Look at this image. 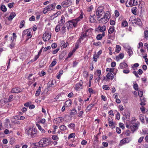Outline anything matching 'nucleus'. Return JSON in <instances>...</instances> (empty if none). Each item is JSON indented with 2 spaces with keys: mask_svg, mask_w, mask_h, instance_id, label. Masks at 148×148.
<instances>
[{
  "mask_svg": "<svg viewBox=\"0 0 148 148\" xmlns=\"http://www.w3.org/2000/svg\"><path fill=\"white\" fill-rule=\"evenodd\" d=\"M99 21L100 22L102 23L103 24H105L107 23L109 20L107 19V18L103 16L102 18H101Z\"/></svg>",
  "mask_w": 148,
  "mask_h": 148,
  "instance_id": "aec40b11",
  "label": "nucleus"
},
{
  "mask_svg": "<svg viewBox=\"0 0 148 148\" xmlns=\"http://www.w3.org/2000/svg\"><path fill=\"white\" fill-rule=\"evenodd\" d=\"M16 15V14L14 12H12L10 14L8 18V20L10 21L12 20L13 18L15 17Z\"/></svg>",
  "mask_w": 148,
  "mask_h": 148,
  "instance_id": "412c9836",
  "label": "nucleus"
},
{
  "mask_svg": "<svg viewBox=\"0 0 148 148\" xmlns=\"http://www.w3.org/2000/svg\"><path fill=\"white\" fill-rule=\"evenodd\" d=\"M63 73V70H61L59 71V74H58L57 76V78L58 79H60L61 75Z\"/></svg>",
  "mask_w": 148,
  "mask_h": 148,
  "instance_id": "c9c22d12",
  "label": "nucleus"
},
{
  "mask_svg": "<svg viewBox=\"0 0 148 148\" xmlns=\"http://www.w3.org/2000/svg\"><path fill=\"white\" fill-rule=\"evenodd\" d=\"M105 35V33L100 34L97 35L96 38L98 40H101Z\"/></svg>",
  "mask_w": 148,
  "mask_h": 148,
  "instance_id": "b1692460",
  "label": "nucleus"
},
{
  "mask_svg": "<svg viewBox=\"0 0 148 148\" xmlns=\"http://www.w3.org/2000/svg\"><path fill=\"white\" fill-rule=\"evenodd\" d=\"M114 76L113 74L111 73H108L106 75V78L105 77L103 79H106L108 81V79L112 80L114 79Z\"/></svg>",
  "mask_w": 148,
  "mask_h": 148,
  "instance_id": "f8f14e48",
  "label": "nucleus"
},
{
  "mask_svg": "<svg viewBox=\"0 0 148 148\" xmlns=\"http://www.w3.org/2000/svg\"><path fill=\"white\" fill-rule=\"evenodd\" d=\"M31 30H29V32L28 33V34L27 35V37H30V38H31L32 37V35L31 32Z\"/></svg>",
  "mask_w": 148,
  "mask_h": 148,
  "instance_id": "0e129e2a",
  "label": "nucleus"
},
{
  "mask_svg": "<svg viewBox=\"0 0 148 148\" xmlns=\"http://www.w3.org/2000/svg\"><path fill=\"white\" fill-rule=\"evenodd\" d=\"M82 80H80L79 83L76 84L75 87V89L77 90L79 89H82Z\"/></svg>",
  "mask_w": 148,
  "mask_h": 148,
  "instance_id": "ddd939ff",
  "label": "nucleus"
},
{
  "mask_svg": "<svg viewBox=\"0 0 148 148\" xmlns=\"http://www.w3.org/2000/svg\"><path fill=\"white\" fill-rule=\"evenodd\" d=\"M25 24V21L24 20H23L21 21L20 23V24L19 26V28H22L24 26Z\"/></svg>",
  "mask_w": 148,
  "mask_h": 148,
  "instance_id": "8fccbe9b",
  "label": "nucleus"
},
{
  "mask_svg": "<svg viewBox=\"0 0 148 148\" xmlns=\"http://www.w3.org/2000/svg\"><path fill=\"white\" fill-rule=\"evenodd\" d=\"M114 13H115V16L116 17H117L119 16V11L118 10H115L114 12Z\"/></svg>",
  "mask_w": 148,
  "mask_h": 148,
  "instance_id": "680f3d73",
  "label": "nucleus"
},
{
  "mask_svg": "<svg viewBox=\"0 0 148 148\" xmlns=\"http://www.w3.org/2000/svg\"><path fill=\"white\" fill-rule=\"evenodd\" d=\"M71 102H65L64 106L66 107H68L71 105Z\"/></svg>",
  "mask_w": 148,
  "mask_h": 148,
  "instance_id": "bf43d9fd",
  "label": "nucleus"
},
{
  "mask_svg": "<svg viewBox=\"0 0 148 148\" xmlns=\"http://www.w3.org/2000/svg\"><path fill=\"white\" fill-rule=\"evenodd\" d=\"M138 95L140 97H142L143 95V92L141 91H138Z\"/></svg>",
  "mask_w": 148,
  "mask_h": 148,
  "instance_id": "e2e57ef3",
  "label": "nucleus"
},
{
  "mask_svg": "<svg viewBox=\"0 0 148 148\" xmlns=\"http://www.w3.org/2000/svg\"><path fill=\"white\" fill-rule=\"evenodd\" d=\"M51 143L50 139L45 138L41 139L39 142L34 143V145L40 148L45 147L51 144Z\"/></svg>",
  "mask_w": 148,
  "mask_h": 148,
  "instance_id": "f257e3e1",
  "label": "nucleus"
},
{
  "mask_svg": "<svg viewBox=\"0 0 148 148\" xmlns=\"http://www.w3.org/2000/svg\"><path fill=\"white\" fill-rule=\"evenodd\" d=\"M93 8V6L92 5H91L89 7H88L87 9V11L88 12H90L92 11V9Z\"/></svg>",
  "mask_w": 148,
  "mask_h": 148,
  "instance_id": "774afa93",
  "label": "nucleus"
},
{
  "mask_svg": "<svg viewBox=\"0 0 148 148\" xmlns=\"http://www.w3.org/2000/svg\"><path fill=\"white\" fill-rule=\"evenodd\" d=\"M61 12L60 11H58L56 13L53 14L50 16L52 20L56 18L59 15L61 14Z\"/></svg>",
  "mask_w": 148,
  "mask_h": 148,
  "instance_id": "a211bd4d",
  "label": "nucleus"
},
{
  "mask_svg": "<svg viewBox=\"0 0 148 148\" xmlns=\"http://www.w3.org/2000/svg\"><path fill=\"white\" fill-rule=\"evenodd\" d=\"M60 25L58 24L56 25L55 29V31L56 32H58L60 30Z\"/></svg>",
  "mask_w": 148,
  "mask_h": 148,
  "instance_id": "79ce46f5",
  "label": "nucleus"
},
{
  "mask_svg": "<svg viewBox=\"0 0 148 148\" xmlns=\"http://www.w3.org/2000/svg\"><path fill=\"white\" fill-rule=\"evenodd\" d=\"M103 6L99 7L97 9L96 14L97 18H100L104 13Z\"/></svg>",
  "mask_w": 148,
  "mask_h": 148,
  "instance_id": "39448f33",
  "label": "nucleus"
},
{
  "mask_svg": "<svg viewBox=\"0 0 148 148\" xmlns=\"http://www.w3.org/2000/svg\"><path fill=\"white\" fill-rule=\"evenodd\" d=\"M36 125L38 128L39 130L41 131V132L43 133H45L46 132L45 130L44 129H42L41 126L38 124H36Z\"/></svg>",
  "mask_w": 148,
  "mask_h": 148,
  "instance_id": "a878e982",
  "label": "nucleus"
},
{
  "mask_svg": "<svg viewBox=\"0 0 148 148\" xmlns=\"http://www.w3.org/2000/svg\"><path fill=\"white\" fill-rule=\"evenodd\" d=\"M64 119L62 117H58L56 119L55 121L56 124H58L61 122L63 121Z\"/></svg>",
  "mask_w": 148,
  "mask_h": 148,
  "instance_id": "393cba45",
  "label": "nucleus"
},
{
  "mask_svg": "<svg viewBox=\"0 0 148 148\" xmlns=\"http://www.w3.org/2000/svg\"><path fill=\"white\" fill-rule=\"evenodd\" d=\"M71 0H65L63 1L61 4L63 7H68L71 4Z\"/></svg>",
  "mask_w": 148,
  "mask_h": 148,
  "instance_id": "1a4fd4ad",
  "label": "nucleus"
},
{
  "mask_svg": "<svg viewBox=\"0 0 148 148\" xmlns=\"http://www.w3.org/2000/svg\"><path fill=\"white\" fill-rule=\"evenodd\" d=\"M92 29L89 28L86 29L85 31L83 32L81 35L80 38L79 39L80 42L83 40L84 38L86 36L90 37L91 36L92 33Z\"/></svg>",
  "mask_w": 148,
  "mask_h": 148,
  "instance_id": "f03ea898",
  "label": "nucleus"
},
{
  "mask_svg": "<svg viewBox=\"0 0 148 148\" xmlns=\"http://www.w3.org/2000/svg\"><path fill=\"white\" fill-rule=\"evenodd\" d=\"M59 128L61 130L64 131H65L67 130V127L64 125H61L60 127Z\"/></svg>",
  "mask_w": 148,
  "mask_h": 148,
  "instance_id": "c85d7f7f",
  "label": "nucleus"
},
{
  "mask_svg": "<svg viewBox=\"0 0 148 148\" xmlns=\"http://www.w3.org/2000/svg\"><path fill=\"white\" fill-rule=\"evenodd\" d=\"M114 26L110 27L108 29V38H110V34L113 33L114 31Z\"/></svg>",
  "mask_w": 148,
  "mask_h": 148,
  "instance_id": "f3484780",
  "label": "nucleus"
},
{
  "mask_svg": "<svg viewBox=\"0 0 148 148\" xmlns=\"http://www.w3.org/2000/svg\"><path fill=\"white\" fill-rule=\"evenodd\" d=\"M40 87L37 90L35 93V95L36 96H38L40 94L41 91V89Z\"/></svg>",
  "mask_w": 148,
  "mask_h": 148,
  "instance_id": "3c124183",
  "label": "nucleus"
},
{
  "mask_svg": "<svg viewBox=\"0 0 148 148\" xmlns=\"http://www.w3.org/2000/svg\"><path fill=\"white\" fill-rule=\"evenodd\" d=\"M1 10L3 12H6L7 9L6 6L4 5H2L0 8Z\"/></svg>",
  "mask_w": 148,
  "mask_h": 148,
  "instance_id": "f704fd0d",
  "label": "nucleus"
},
{
  "mask_svg": "<svg viewBox=\"0 0 148 148\" xmlns=\"http://www.w3.org/2000/svg\"><path fill=\"white\" fill-rule=\"evenodd\" d=\"M103 88L105 90H109L110 89V87L108 86L107 85H104L103 86Z\"/></svg>",
  "mask_w": 148,
  "mask_h": 148,
  "instance_id": "864d4df0",
  "label": "nucleus"
},
{
  "mask_svg": "<svg viewBox=\"0 0 148 148\" xmlns=\"http://www.w3.org/2000/svg\"><path fill=\"white\" fill-rule=\"evenodd\" d=\"M97 29L100 32L102 33H105L104 31L106 30V27L105 25L99 26Z\"/></svg>",
  "mask_w": 148,
  "mask_h": 148,
  "instance_id": "2eb2a0df",
  "label": "nucleus"
},
{
  "mask_svg": "<svg viewBox=\"0 0 148 148\" xmlns=\"http://www.w3.org/2000/svg\"><path fill=\"white\" fill-rule=\"evenodd\" d=\"M138 125L136 123H135L131 125L126 124V127L128 128H130L132 131L134 132L138 129Z\"/></svg>",
  "mask_w": 148,
  "mask_h": 148,
  "instance_id": "0eeeda50",
  "label": "nucleus"
},
{
  "mask_svg": "<svg viewBox=\"0 0 148 148\" xmlns=\"http://www.w3.org/2000/svg\"><path fill=\"white\" fill-rule=\"evenodd\" d=\"M132 12L134 15H136V12L137 11V8L136 7H134L132 8Z\"/></svg>",
  "mask_w": 148,
  "mask_h": 148,
  "instance_id": "ea45409f",
  "label": "nucleus"
},
{
  "mask_svg": "<svg viewBox=\"0 0 148 148\" xmlns=\"http://www.w3.org/2000/svg\"><path fill=\"white\" fill-rule=\"evenodd\" d=\"M122 26L123 27H125L128 25V23L126 21H124L122 22Z\"/></svg>",
  "mask_w": 148,
  "mask_h": 148,
  "instance_id": "37998d69",
  "label": "nucleus"
},
{
  "mask_svg": "<svg viewBox=\"0 0 148 148\" xmlns=\"http://www.w3.org/2000/svg\"><path fill=\"white\" fill-rule=\"evenodd\" d=\"M65 18L64 15H62L60 18V20L59 22V24L62 25L64 23Z\"/></svg>",
  "mask_w": 148,
  "mask_h": 148,
  "instance_id": "4be33fe9",
  "label": "nucleus"
},
{
  "mask_svg": "<svg viewBox=\"0 0 148 148\" xmlns=\"http://www.w3.org/2000/svg\"><path fill=\"white\" fill-rule=\"evenodd\" d=\"M14 4V3H10L8 4V6L10 8H11L13 7Z\"/></svg>",
  "mask_w": 148,
  "mask_h": 148,
  "instance_id": "69168bd1",
  "label": "nucleus"
},
{
  "mask_svg": "<svg viewBox=\"0 0 148 148\" xmlns=\"http://www.w3.org/2000/svg\"><path fill=\"white\" fill-rule=\"evenodd\" d=\"M83 12H81V13L79 16L78 18H77V20H78L79 21H80L83 18Z\"/></svg>",
  "mask_w": 148,
  "mask_h": 148,
  "instance_id": "a19ab883",
  "label": "nucleus"
},
{
  "mask_svg": "<svg viewBox=\"0 0 148 148\" xmlns=\"http://www.w3.org/2000/svg\"><path fill=\"white\" fill-rule=\"evenodd\" d=\"M23 89L19 87H16L12 88L11 90V92L13 93H18L21 92Z\"/></svg>",
  "mask_w": 148,
  "mask_h": 148,
  "instance_id": "9b49d317",
  "label": "nucleus"
},
{
  "mask_svg": "<svg viewBox=\"0 0 148 148\" xmlns=\"http://www.w3.org/2000/svg\"><path fill=\"white\" fill-rule=\"evenodd\" d=\"M93 104H90L88 106L87 108V111H88L90 110L91 109L92 107L93 106Z\"/></svg>",
  "mask_w": 148,
  "mask_h": 148,
  "instance_id": "603ef678",
  "label": "nucleus"
},
{
  "mask_svg": "<svg viewBox=\"0 0 148 148\" xmlns=\"http://www.w3.org/2000/svg\"><path fill=\"white\" fill-rule=\"evenodd\" d=\"M127 51L128 52V53H129V56H131L133 54V51L130 47H128L127 48Z\"/></svg>",
  "mask_w": 148,
  "mask_h": 148,
  "instance_id": "cd10ccee",
  "label": "nucleus"
},
{
  "mask_svg": "<svg viewBox=\"0 0 148 148\" xmlns=\"http://www.w3.org/2000/svg\"><path fill=\"white\" fill-rule=\"evenodd\" d=\"M121 50V47L119 45H116V47L115 52L118 53Z\"/></svg>",
  "mask_w": 148,
  "mask_h": 148,
  "instance_id": "4c0bfd02",
  "label": "nucleus"
},
{
  "mask_svg": "<svg viewBox=\"0 0 148 148\" xmlns=\"http://www.w3.org/2000/svg\"><path fill=\"white\" fill-rule=\"evenodd\" d=\"M103 17L107 18V19L109 20L110 17V12L108 11H106Z\"/></svg>",
  "mask_w": 148,
  "mask_h": 148,
  "instance_id": "bb28decb",
  "label": "nucleus"
},
{
  "mask_svg": "<svg viewBox=\"0 0 148 148\" xmlns=\"http://www.w3.org/2000/svg\"><path fill=\"white\" fill-rule=\"evenodd\" d=\"M133 87L134 89L136 90H138V86L136 83L134 84Z\"/></svg>",
  "mask_w": 148,
  "mask_h": 148,
  "instance_id": "6e6d98bb",
  "label": "nucleus"
},
{
  "mask_svg": "<svg viewBox=\"0 0 148 148\" xmlns=\"http://www.w3.org/2000/svg\"><path fill=\"white\" fill-rule=\"evenodd\" d=\"M139 119L141 121V122L143 123H144V122H145V121L144 116L142 114H140L139 115Z\"/></svg>",
  "mask_w": 148,
  "mask_h": 148,
  "instance_id": "7c9ffc66",
  "label": "nucleus"
},
{
  "mask_svg": "<svg viewBox=\"0 0 148 148\" xmlns=\"http://www.w3.org/2000/svg\"><path fill=\"white\" fill-rule=\"evenodd\" d=\"M68 25H69V26H68L67 27V28L68 29H69L70 27H74V25L72 23L71 21H69L68 23Z\"/></svg>",
  "mask_w": 148,
  "mask_h": 148,
  "instance_id": "2f4dec72",
  "label": "nucleus"
},
{
  "mask_svg": "<svg viewBox=\"0 0 148 148\" xmlns=\"http://www.w3.org/2000/svg\"><path fill=\"white\" fill-rule=\"evenodd\" d=\"M124 56V55L123 53H121L116 57V60L118 62L120 59H122L123 58Z\"/></svg>",
  "mask_w": 148,
  "mask_h": 148,
  "instance_id": "5701e85b",
  "label": "nucleus"
},
{
  "mask_svg": "<svg viewBox=\"0 0 148 148\" xmlns=\"http://www.w3.org/2000/svg\"><path fill=\"white\" fill-rule=\"evenodd\" d=\"M131 140V139L129 138H123L120 141L119 145L121 146H122L129 143Z\"/></svg>",
  "mask_w": 148,
  "mask_h": 148,
  "instance_id": "6e6552de",
  "label": "nucleus"
},
{
  "mask_svg": "<svg viewBox=\"0 0 148 148\" xmlns=\"http://www.w3.org/2000/svg\"><path fill=\"white\" fill-rule=\"evenodd\" d=\"M93 45L96 46H100L101 45V43L99 41L97 42H95L93 43Z\"/></svg>",
  "mask_w": 148,
  "mask_h": 148,
  "instance_id": "4d7b16f0",
  "label": "nucleus"
},
{
  "mask_svg": "<svg viewBox=\"0 0 148 148\" xmlns=\"http://www.w3.org/2000/svg\"><path fill=\"white\" fill-rule=\"evenodd\" d=\"M56 63L57 62L56 60H54L50 65L49 66L51 67L54 66L56 64Z\"/></svg>",
  "mask_w": 148,
  "mask_h": 148,
  "instance_id": "a18cd8bd",
  "label": "nucleus"
},
{
  "mask_svg": "<svg viewBox=\"0 0 148 148\" xmlns=\"http://www.w3.org/2000/svg\"><path fill=\"white\" fill-rule=\"evenodd\" d=\"M134 6L138 5V6H140V7L142 8V6H140L142 5V0H134Z\"/></svg>",
  "mask_w": 148,
  "mask_h": 148,
  "instance_id": "dca6fc26",
  "label": "nucleus"
},
{
  "mask_svg": "<svg viewBox=\"0 0 148 148\" xmlns=\"http://www.w3.org/2000/svg\"><path fill=\"white\" fill-rule=\"evenodd\" d=\"M71 21L74 25V27L76 26L78 22L79 21L77 20V18L73 19Z\"/></svg>",
  "mask_w": 148,
  "mask_h": 148,
  "instance_id": "c756f323",
  "label": "nucleus"
},
{
  "mask_svg": "<svg viewBox=\"0 0 148 148\" xmlns=\"http://www.w3.org/2000/svg\"><path fill=\"white\" fill-rule=\"evenodd\" d=\"M140 109L141 111H142V112L143 113H145V108L143 106H142L140 108Z\"/></svg>",
  "mask_w": 148,
  "mask_h": 148,
  "instance_id": "052dcab7",
  "label": "nucleus"
},
{
  "mask_svg": "<svg viewBox=\"0 0 148 148\" xmlns=\"http://www.w3.org/2000/svg\"><path fill=\"white\" fill-rule=\"evenodd\" d=\"M29 30H31V29H27L23 31L22 33V36H24L25 35H27L28 33L29 32Z\"/></svg>",
  "mask_w": 148,
  "mask_h": 148,
  "instance_id": "72a5a7b5",
  "label": "nucleus"
},
{
  "mask_svg": "<svg viewBox=\"0 0 148 148\" xmlns=\"http://www.w3.org/2000/svg\"><path fill=\"white\" fill-rule=\"evenodd\" d=\"M56 5L55 3H52L47 5L44 8L43 11V13L46 14L48 12L53 10L55 8Z\"/></svg>",
  "mask_w": 148,
  "mask_h": 148,
  "instance_id": "20e7f679",
  "label": "nucleus"
},
{
  "mask_svg": "<svg viewBox=\"0 0 148 148\" xmlns=\"http://www.w3.org/2000/svg\"><path fill=\"white\" fill-rule=\"evenodd\" d=\"M76 113H77V111H76V110H75V109H73L71 110V112L70 113V114L71 115H73V114H76Z\"/></svg>",
  "mask_w": 148,
  "mask_h": 148,
  "instance_id": "5fc2aeb1",
  "label": "nucleus"
},
{
  "mask_svg": "<svg viewBox=\"0 0 148 148\" xmlns=\"http://www.w3.org/2000/svg\"><path fill=\"white\" fill-rule=\"evenodd\" d=\"M101 53L102 51L101 50H100L97 53V54L94 55L93 58L94 61L96 62L97 61V58H99L100 55L101 54Z\"/></svg>",
  "mask_w": 148,
  "mask_h": 148,
  "instance_id": "4468645a",
  "label": "nucleus"
},
{
  "mask_svg": "<svg viewBox=\"0 0 148 148\" xmlns=\"http://www.w3.org/2000/svg\"><path fill=\"white\" fill-rule=\"evenodd\" d=\"M60 31L63 33L65 32L66 31V27L64 26H62L60 29Z\"/></svg>",
  "mask_w": 148,
  "mask_h": 148,
  "instance_id": "de8ad7c7",
  "label": "nucleus"
},
{
  "mask_svg": "<svg viewBox=\"0 0 148 148\" xmlns=\"http://www.w3.org/2000/svg\"><path fill=\"white\" fill-rule=\"evenodd\" d=\"M75 136V134L74 133L71 134L68 137V139H70L71 138H74Z\"/></svg>",
  "mask_w": 148,
  "mask_h": 148,
  "instance_id": "09e8293b",
  "label": "nucleus"
},
{
  "mask_svg": "<svg viewBox=\"0 0 148 148\" xmlns=\"http://www.w3.org/2000/svg\"><path fill=\"white\" fill-rule=\"evenodd\" d=\"M95 17V15L93 16H90V21L91 23H93L94 22L95 19L94 17Z\"/></svg>",
  "mask_w": 148,
  "mask_h": 148,
  "instance_id": "c03bdc74",
  "label": "nucleus"
},
{
  "mask_svg": "<svg viewBox=\"0 0 148 148\" xmlns=\"http://www.w3.org/2000/svg\"><path fill=\"white\" fill-rule=\"evenodd\" d=\"M144 38L146 40L148 39V31L146 30L144 32Z\"/></svg>",
  "mask_w": 148,
  "mask_h": 148,
  "instance_id": "473e14b6",
  "label": "nucleus"
},
{
  "mask_svg": "<svg viewBox=\"0 0 148 148\" xmlns=\"http://www.w3.org/2000/svg\"><path fill=\"white\" fill-rule=\"evenodd\" d=\"M68 126L69 128L73 129L75 128V125L74 123H71L68 125Z\"/></svg>",
  "mask_w": 148,
  "mask_h": 148,
  "instance_id": "e433bc0d",
  "label": "nucleus"
},
{
  "mask_svg": "<svg viewBox=\"0 0 148 148\" xmlns=\"http://www.w3.org/2000/svg\"><path fill=\"white\" fill-rule=\"evenodd\" d=\"M121 69H127L128 66L126 63L124 62H121L119 65Z\"/></svg>",
  "mask_w": 148,
  "mask_h": 148,
  "instance_id": "6ab92c4d",
  "label": "nucleus"
},
{
  "mask_svg": "<svg viewBox=\"0 0 148 148\" xmlns=\"http://www.w3.org/2000/svg\"><path fill=\"white\" fill-rule=\"evenodd\" d=\"M134 0H129L128 1V4L131 7L134 6Z\"/></svg>",
  "mask_w": 148,
  "mask_h": 148,
  "instance_id": "49530a36",
  "label": "nucleus"
},
{
  "mask_svg": "<svg viewBox=\"0 0 148 148\" xmlns=\"http://www.w3.org/2000/svg\"><path fill=\"white\" fill-rule=\"evenodd\" d=\"M101 73V71L100 70H98L95 72V74L98 76H100Z\"/></svg>",
  "mask_w": 148,
  "mask_h": 148,
  "instance_id": "58836bf2",
  "label": "nucleus"
},
{
  "mask_svg": "<svg viewBox=\"0 0 148 148\" xmlns=\"http://www.w3.org/2000/svg\"><path fill=\"white\" fill-rule=\"evenodd\" d=\"M51 35L50 33L45 32L43 35V39L45 41H48L51 38Z\"/></svg>",
  "mask_w": 148,
  "mask_h": 148,
  "instance_id": "9d476101",
  "label": "nucleus"
},
{
  "mask_svg": "<svg viewBox=\"0 0 148 148\" xmlns=\"http://www.w3.org/2000/svg\"><path fill=\"white\" fill-rule=\"evenodd\" d=\"M116 131L117 133L119 134H120L121 132V129L119 127H116Z\"/></svg>",
  "mask_w": 148,
  "mask_h": 148,
  "instance_id": "338daca9",
  "label": "nucleus"
},
{
  "mask_svg": "<svg viewBox=\"0 0 148 148\" xmlns=\"http://www.w3.org/2000/svg\"><path fill=\"white\" fill-rule=\"evenodd\" d=\"M52 138L53 140H58L59 139V138L57 136L54 135L52 136Z\"/></svg>",
  "mask_w": 148,
  "mask_h": 148,
  "instance_id": "13d9d810",
  "label": "nucleus"
},
{
  "mask_svg": "<svg viewBox=\"0 0 148 148\" xmlns=\"http://www.w3.org/2000/svg\"><path fill=\"white\" fill-rule=\"evenodd\" d=\"M26 133L29 136L31 137H34L37 132L35 128L32 127H29L27 129Z\"/></svg>",
  "mask_w": 148,
  "mask_h": 148,
  "instance_id": "7ed1b4c3",
  "label": "nucleus"
},
{
  "mask_svg": "<svg viewBox=\"0 0 148 148\" xmlns=\"http://www.w3.org/2000/svg\"><path fill=\"white\" fill-rule=\"evenodd\" d=\"M130 20L133 23H134L139 25H140L141 24L140 19L139 18H136L134 16H131Z\"/></svg>",
  "mask_w": 148,
  "mask_h": 148,
  "instance_id": "423d86ee",
  "label": "nucleus"
}]
</instances>
